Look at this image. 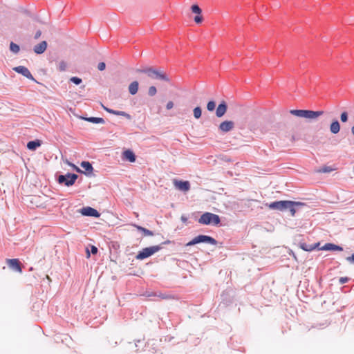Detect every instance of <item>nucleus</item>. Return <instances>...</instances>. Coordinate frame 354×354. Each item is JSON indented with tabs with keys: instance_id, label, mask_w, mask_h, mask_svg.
<instances>
[{
	"instance_id": "33",
	"label": "nucleus",
	"mask_w": 354,
	"mask_h": 354,
	"mask_svg": "<svg viewBox=\"0 0 354 354\" xmlns=\"http://www.w3.org/2000/svg\"><path fill=\"white\" fill-rule=\"evenodd\" d=\"M333 170V169L331 167L324 166L322 168H321L320 169H319V172L329 173V172L332 171Z\"/></svg>"
},
{
	"instance_id": "28",
	"label": "nucleus",
	"mask_w": 354,
	"mask_h": 354,
	"mask_svg": "<svg viewBox=\"0 0 354 354\" xmlns=\"http://www.w3.org/2000/svg\"><path fill=\"white\" fill-rule=\"evenodd\" d=\"M114 115L124 116V117H125L128 120H131V116L129 113H126L124 111H116V110H115Z\"/></svg>"
},
{
	"instance_id": "17",
	"label": "nucleus",
	"mask_w": 354,
	"mask_h": 354,
	"mask_svg": "<svg viewBox=\"0 0 354 354\" xmlns=\"http://www.w3.org/2000/svg\"><path fill=\"white\" fill-rule=\"evenodd\" d=\"M46 48L47 42L46 41H42L34 46L33 50L36 54L40 55L45 52Z\"/></svg>"
},
{
	"instance_id": "41",
	"label": "nucleus",
	"mask_w": 354,
	"mask_h": 354,
	"mask_svg": "<svg viewBox=\"0 0 354 354\" xmlns=\"http://www.w3.org/2000/svg\"><path fill=\"white\" fill-rule=\"evenodd\" d=\"M174 106V103L172 101H169L167 103V105H166V108L167 109L169 110L171 109H172Z\"/></svg>"
},
{
	"instance_id": "12",
	"label": "nucleus",
	"mask_w": 354,
	"mask_h": 354,
	"mask_svg": "<svg viewBox=\"0 0 354 354\" xmlns=\"http://www.w3.org/2000/svg\"><path fill=\"white\" fill-rule=\"evenodd\" d=\"M6 261H7V264H8V267L11 270H12L15 272H22L21 263L17 259H6Z\"/></svg>"
},
{
	"instance_id": "45",
	"label": "nucleus",
	"mask_w": 354,
	"mask_h": 354,
	"mask_svg": "<svg viewBox=\"0 0 354 354\" xmlns=\"http://www.w3.org/2000/svg\"><path fill=\"white\" fill-rule=\"evenodd\" d=\"M290 255H292V257H293L296 261H297V257H296L295 254L292 251H291V253H290Z\"/></svg>"
},
{
	"instance_id": "5",
	"label": "nucleus",
	"mask_w": 354,
	"mask_h": 354,
	"mask_svg": "<svg viewBox=\"0 0 354 354\" xmlns=\"http://www.w3.org/2000/svg\"><path fill=\"white\" fill-rule=\"evenodd\" d=\"M77 178L78 176L75 174L67 173L64 175H59L57 178V182L66 187H70L74 185Z\"/></svg>"
},
{
	"instance_id": "8",
	"label": "nucleus",
	"mask_w": 354,
	"mask_h": 354,
	"mask_svg": "<svg viewBox=\"0 0 354 354\" xmlns=\"http://www.w3.org/2000/svg\"><path fill=\"white\" fill-rule=\"evenodd\" d=\"M80 212L83 216L99 218L100 214L97 210L91 207H85L80 209Z\"/></svg>"
},
{
	"instance_id": "37",
	"label": "nucleus",
	"mask_w": 354,
	"mask_h": 354,
	"mask_svg": "<svg viewBox=\"0 0 354 354\" xmlns=\"http://www.w3.org/2000/svg\"><path fill=\"white\" fill-rule=\"evenodd\" d=\"M106 64L104 62H100L97 66V68L99 71H102L105 69Z\"/></svg>"
},
{
	"instance_id": "11",
	"label": "nucleus",
	"mask_w": 354,
	"mask_h": 354,
	"mask_svg": "<svg viewBox=\"0 0 354 354\" xmlns=\"http://www.w3.org/2000/svg\"><path fill=\"white\" fill-rule=\"evenodd\" d=\"M174 185L176 189L182 192H187L190 189V183L187 180H174Z\"/></svg>"
},
{
	"instance_id": "10",
	"label": "nucleus",
	"mask_w": 354,
	"mask_h": 354,
	"mask_svg": "<svg viewBox=\"0 0 354 354\" xmlns=\"http://www.w3.org/2000/svg\"><path fill=\"white\" fill-rule=\"evenodd\" d=\"M234 127V122L231 120L222 122L218 126V130L221 133H227L232 131Z\"/></svg>"
},
{
	"instance_id": "7",
	"label": "nucleus",
	"mask_w": 354,
	"mask_h": 354,
	"mask_svg": "<svg viewBox=\"0 0 354 354\" xmlns=\"http://www.w3.org/2000/svg\"><path fill=\"white\" fill-rule=\"evenodd\" d=\"M81 167L84 169V171H83L82 170H81L80 168H78L77 167H76L75 165H73V166L75 167V170L77 171V172H80V173H83L86 176H91V174H92V171L93 170V167L92 166V165L88 162V161H82L81 162Z\"/></svg>"
},
{
	"instance_id": "3",
	"label": "nucleus",
	"mask_w": 354,
	"mask_h": 354,
	"mask_svg": "<svg viewBox=\"0 0 354 354\" xmlns=\"http://www.w3.org/2000/svg\"><path fill=\"white\" fill-rule=\"evenodd\" d=\"M205 243L211 245H216L217 241L213 237L208 235L200 234L194 237L192 240L189 241L186 246H192L198 243Z\"/></svg>"
},
{
	"instance_id": "1",
	"label": "nucleus",
	"mask_w": 354,
	"mask_h": 354,
	"mask_svg": "<svg viewBox=\"0 0 354 354\" xmlns=\"http://www.w3.org/2000/svg\"><path fill=\"white\" fill-rule=\"evenodd\" d=\"M290 113L293 115L310 120L316 119L324 114L323 111L303 109H292L290 111Z\"/></svg>"
},
{
	"instance_id": "4",
	"label": "nucleus",
	"mask_w": 354,
	"mask_h": 354,
	"mask_svg": "<svg viewBox=\"0 0 354 354\" xmlns=\"http://www.w3.org/2000/svg\"><path fill=\"white\" fill-rule=\"evenodd\" d=\"M163 247L161 245H153L143 248L140 251L136 256V259L138 260H143L153 255L154 253L160 251Z\"/></svg>"
},
{
	"instance_id": "2",
	"label": "nucleus",
	"mask_w": 354,
	"mask_h": 354,
	"mask_svg": "<svg viewBox=\"0 0 354 354\" xmlns=\"http://www.w3.org/2000/svg\"><path fill=\"white\" fill-rule=\"evenodd\" d=\"M198 223L203 225H218L221 223V219L217 214L205 212L201 216Z\"/></svg>"
},
{
	"instance_id": "39",
	"label": "nucleus",
	"mask_w": 354,
	"mask_h": 354,
	"mask_svg": "<svg viewBox=\"0 0 354 354\" xmlns=\"http://www.w3.org/2000/svg\"><path fill=\"white\" fill-rule=\"evenodd\" d=\"M346 259L350 263L354 264V253L351 256L346 257Z\"/></svg>"
},
{
	"instance_id": "9",
	"label": "nucleus",
	"mask_w": 354,
	"mask_h": 354,
	"mask_svg": "<svg viewBox=\"0 0 354 354\" xmlns=\"http://www.w3.org/2000/svg\"><path fill=\"white\" fill-rule=\"evenodd\" d=\"M13 70L15 72H17L19 74H21L23 76L26 77L28 80L36 82L28 68H26L24 66H19L15 67L13 68Z\"/></svg>"
},
{
	"instance_id": "47",
	"label": "nucleus",
	"mask_w": 354,
	"mask_h": 354,
	"mask_svg": "<svg viewBox=\"0 0 354 354\" xmlns=\"http://www.w3.org/2000/svg\"><path fill=\"white\" fill-rule=\"evenodd\" d=\"M351 132L353 135L354 136V126L351 128Z\"/></svg>"
},
{
	"instance_id": "19",
	"label": "nucleus",
	"mask_w": 354,
	"mask_h": 354,
	"mask_svg": "<svg viewBox=\"0 0 354 354\" xmlns=\"http://www.w3.org/2000/svg\"><path fill=\"white\" fill-rule=\"evenodd\" d=\"M41 140L36 139L29 141L27 143V148L30 151H35L41 145Z\"/></svg>"
},
{
	"instance_id": "21",
	"label": "nucleus",
	"mask_w": 354,
	"mask_h": 354,
	"mask_svg": "<svg viewBox=\"0 0 354 354\" xmlns=\"http://www.w3.org/2000/svg\"><path fill=\"white\" fill-rule=\"evenodd\" d=\"M154 68L152 67H145L136 69V73L146 74L148 77L152 78Z\"/></svg>"
},
{
	"instance_id": "27",
	"label": "nucleus",
	"mask_w": 354,
	"mask_h": 354,
	"mask_svg": "<svg viewBox=\"0 0 354 354\" xmlns=\"http://www.w3.org/2000/svg\"><path fill=\"white\" fill-rule=\"evenodd\" d=\"M194 116L196 119H199L201 117L202 110L200 106H196L193 110Z\"/></svg>"
},
{
	"instance_id": "20",
	"label": "nucleus",
	"mask_w": 354,
	"mask_h": 354,
	"mask_svg": "<svg viewBox=\"0 0 354 354\" xmlns=\"http://www.w3.org/2000/svg\"><path fill=\"white\" fill-rule=\"evenodd\" d=\"M123 157L130 162H134L136 160L135 153L130 149L125 150L123 152Z\"/></svg>"
},
{
	"instance_id": "18",
	"label": "nucleus",
	"mask_w": 354,
	"mask_h": 354,
	"mask_svg": "<svg viewBox=\"0 0 354 354\" xmlns=\"http://www.w3.org/2000/svg\"><path fill=\"white\" fill-rule=\"evenodd\" d=\"M319 245V243H314L312 245H309L306 243H301V242L299 243L300 248H301L303 250L306 251V252H311V251L314 250L315 249H316L317 248H318Z\"/></svg>"
},
{
	"instance_id": "32",
	"label": "nucleus",
	"mask_w": 354,
	"mask_h": 354,
	"mask_svg": "<svg viewBox=\"0 0 354 354\" xmlns=\"http://www.w3.org/2000/svg\"><path fill=\"white\" fill-rule=\"evenodd\" d=\"M70 81L76 85H79L82 83V80L78 77H72Z\"/></svg>"
},
{
	"instance_id": "14",
	"label": "nucleus",
	"mask_w": 354,
	"mask_h": 354,
	"mask_svg": "<svg viewBox=\"0 0 354 354\" xmlns=\"http://www.w3.org/2000/svg\"><path fill=\"white\" fill-rule=\"evenodd\" d=\"M319 250L326 251H342L343 248L341 246L335 245L334 243H327L324 244V245H323Z\"/></svg>"
},
{
	"instance_id": "23",
	"label": "nucleus",
	"mask_w": 354,
	"mask_h": 354,
	"mask_svg": "<svg viewBox=\"0 0 354 354\" xmlns=\"http://www.w3.org/2000/svg\"><path fill=\"white\" fill-rule=\"evenodd\" d=\"M340 130V124L338 120H335L330 125V131L333 134H337Z\"/></svg>"
},
{
	"instance_id": "42",
	"label": "nucleus",
	"mask_w": 354,
	"mask_h": 354,
	"mask_svg": "<svg viewBox=\"0 0 354 354\" xmlns=\"http://www.w3.org/2000/svg\"><path fill=\"white\" fill-rule=\"evenodd\" d=\"M41 35V30H37V31L35 32V37H35V39H39V38L40 37Z\"/></svg>"
},
{
	"instance_id": "35",
	"label": "nucleus",
	"mask_w": 354,
	"mask_h": 354,
	"mask_svg": "<svg viewBox=\"0 0 354 354\" xmlns=\"http://www.w3.org/2000/svg\"><path fill=\"white\" fill-rule=\"evenodd\" d=\"M340 120L342 122H346L348 120V113L344 111L341 113Z\"/></svg>"
},
{
	"instance_id": "43",
	"label": "nucleus",
	"mask_w": 354,
	"mask_h": 354,
	"mask_svg": "<svg viewBox=\"0 0 354 354\" xmlns=\"http://www.w3.org/2000/svg\"><path fill=\"white\" fill-rule=\"evenodd\" d=\"M104 109L106 111H107L108 113H111V114H113V115H114L115 110L111 109H109V108H106V107H104Z\"/></svg>"
},
{
	"instance_id": "48",
	"label": "nucleus",
	"mask_w": 354,
	"mask_h": 354,
	"mask_svg": "<svg viewBox=\"0 0 354 354\" xmlns=\"http://www.w3.org/2000/svg\"><path fill=\"white\" fill-rule=\"evenodd\" d=\"M182 218V220H183V221H185L187 220V218H185L184 216H182V218Z\"/></svg>"
},
{
	"instance_id": "38",
	"label": "nucleus",
	"mask_w": 354,
	"mask_h": 354,
	"mask_svg": "<svg viewBox=\"0 0 354 354\" xmlns=\"http://www.w3.org/2000/svg\"><path fill=\"white\" fill-rule=\"evenodd\" d=\"M348 280H349V279L346 277H340L339 279V284H344V283L348 282Z\"/></svg>"
},
{
	"instance_id": "25",
	"label": "nucleus",
	"mask_w": 354,
	"mask_h": 354,
	"mask_svg": "<svg viewBox=\"0 0 354 354\" xmlns=\"http://www.w3.org/2000/svg\"><path fill=\"white\" fill-rule=\"evenodd\" d=\"M133 226L137 228V230L140 232H142L145 236H153L154 234L152 231L145 228L142 226L134 224Z\"/></svg>"
},
{
	"instance_id": "29",
	"label": "nucleus",
	"mask_w": 354,
	"mask_h": 354,
	"mask_svg": "<svg viewBox=\"0 0 354 354\" xmlns=\"http://www.w3.org/2000/svg\"><path fill=\"white\" fill-rule=\"evenodd\" d=\"M191 10L193 13L201 15L202 12L201 8L197 4H194L191 6Z\"/></svg>"
},
{
	"instance_id": "13",
	"label": "nucleus",
	"mask_w": 354,
	"mask_h": 354,
	"mask_svg": "<svg viewBox=\"0 0 354 354\" xmlns=\"http://www.w3.org/2000/svg\"><path fill=\"white\" fill-rule=\"evenodd\" d=\"M152 79L159 80L167 82H170L169 77L165 73L156 69L153 70Z\"/></svg>"
},
{
	"instance_id": "15",
	"label": "nucleus",
	"mask_w": 354,
	"mask_h": 354,
	"mask_svg": "<svg viewBox=\"0 0 354 354\" xmlns=\"http://www.w3.org/2000/svg\"><path fill=\"white\" fill-rule=\"evenodd\" d=\"M227 109V104L225 103V102H224V101L221 102L218 104V106L216 110V115L218 118H221L226 113Z\"/></svg>"
},
{
	"instance_id": "22",
	"label": "nucleus",
	"mask_w": 354,
	"mask_h": 354,
	"mask_svg": "<svg viewBox=\"0 0 354 354\" xmlns=\"http://www.w3.org/2000/svg\"><path fill=\"white\" fill-rule=\"evenodd\" d=\"M139 84L137 81L132 82L129 86V92L131 95H134L138 93Z\"/></svg>"
},
{
	"instance_id": "40",
	"label": "nucleus",
	"mask_w": 354,
	"mask_h": 354,
	"mask_svg": "<svg viewBox=\"0 0 354 354\" xmlns=\"http://www.w3.org/2000/svg\"><path fill=\"white\" fill-rule=\"evenodd\" d=\"M97 248L94 246V245H91V253H92L93 254H95L97 253Z\"/></svg>"
},
{
	"instance_id": "34",
	"label": "nucleus",
	"mask_w": 354,
	"mask_h": 354,
	"mask_svg": "<svg viewBox=\"0 0 354 354\" xmlns=\"http://www.w3.org/2000/svg\"><path fill=\"white\" fill-rule=\"evenodd\" d=\"M156 93H157V89H156V86H151L149 88V90H148L149 95L153 96L156 94Z\"/></svg>"
},
{
	"instance_id": "36",
	"label": "nucleus",
	"mask_w": 354,
	"mask_h": 354,
	"mask_svg": "<svg viewBox=\"0 0 354 354\" xmlns=\"http://www.w3.org/2000/svg\"><path fill=\"white\" fill-rule=\"evenodd\" d=\"M194 20L195 23H196L198 24H201L203 21V17L201 15H198L194 17Z\"/></svg>"
},
{
	"instance_id": "24",
	"label": "nucleus",
	"mask_w": 354,
	"mask_h": 354,
	"mask_svg": "<svg viewBox=\"0 0 354 354\" xmlns=\"http://www.w3.org/2000/svg\"><path fill=\"white\" fill-rule=\"evenodd\" d=\"M83 119L86 121H88L91 123L94 124H104L105 121L102 118H97V117H85L83 118Z\"/></svg>"
},
{
	"instance_id": "46",
	"label": "nucleus",
	"mask_w": 354,
	"mask_h": 354,
	"mask_svg": "<svg viewBox=\"0 0 354 354\" xmlns=\"http://www.w3.org/2000/svg\"><path fill=\"white\" fill-rule=\"evenodd\" d=\"M91 257V252L88 249H86V257L89 258Z\"/></svg>"
},
{
	"instance_id": "30",
	"label": "nucleus",
	"mask_w": 354,
	"mask_h": 354,
	"mask_svg": "<svg viewBox=\"0 0 354 354\" xmlns=\"http://www.w3.org/2000/svg\"><path fill=\"white\" fill-rule=\"evenodd\" d=\"M215 106H216L215 102L213 100H211V101L208 102V103L207 104V109L209 111H212L215 109Z\"/></svg>"
},
{
	"instance_id": "26",
	"label": "nucleus",
	"mask_w": 354,
	"mask_h": 354,
	"mask_svg": "<svg viewBox=\"0 0 354 354\" xmlns=\"http://www.w3.org/2000/svg\"><path fill=\"white\" fill-rule=\"evenodd\" d=\"M10 50L13 53L17 54L19 52L20 48L19 45L12 41L10 44Z\"/></svg>"
},
{
	"instance_id": "31",
	"label": "nucleus",
	"mask_w": 354,
	"mask_h": 354,
	"mask_svg": "<svg viewBox=\"0 0 354 354\" xmlns=\"http://www.w3.org/2000/svg\"><path fill=\"white\" fill-rule=\"evenodd\" d=\"M67 64L64 61H61L58 64V69L59 71H65L66 70Z\"/></svg>"
},
{
	"instance_id": "44",
	"label": "nucleus",
	"mask_w": 354,
	"mask_h": 354,
	"mask_svg": "<svg viewBox=\"0 0 354 354\" xmlns=\"http://www.w3.org/2000/svg\"><path fill=\"white\" fill-rule=\"evenodd\" d=\"M170 243H171V241L169 240H167V241L162 242L160 245H161L162 247L163 245L169 244Z\"/></svg>"
},
{
	"instance_id": "16",
	"label": "nucleus",
	"mask_w": 354,
	"mask_h": 354,
	"mask_svg": "<svg viewBox=\"0 0 354 354\" xmlns=\"http://www.w3.org/2000/svg\"><path fill=\"white\" fill-rule=\"evenodd\" d=\"M291 203L292 204L290 205H288V209L290 212L291 216H295L298 207L306 205L304 203L301 202H296L291 201Z\"/></svg>"
},
{
	"instance_id": "6",
	"label": "nucleus",
	"mask_w": 354,
	"mask_h": 354,
	"mask_svg": "<svg viewBox=\"0 0 354 354\" xmlns=\"http://www.w3.org/2000/svg\"><path fill=\"white\" fill-rule=\"evenodd\" d=\"M291 204V201H278L267 204V205L270 209L283 212L287 210L288 207V205H290Z\"/></svg>"
}]
</instances>
